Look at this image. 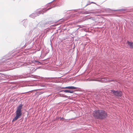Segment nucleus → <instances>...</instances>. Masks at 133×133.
<instances>
[{"label": "nucleus", "mask_w": 133, "mask_h": 133, "mask_svg": "<svg viewBox=\"0 0 133 133\" xmlns=\"http://www.w3.org/2000/svg\"><path fill=\"white\" fill-rule=\"evenodd\" d=\"M55 0H54L53 1H52L51 2H50L49 3H48L46 5L47 6H49V5H50V3L52 2L53 1H54Z\"/></svg>", "instance_id": "obj_20"}, {"label": "nucleus", "mask_w": 133, "mask_h": 133, "mask_svg": "<svg viewBox=\"0 0 133 133\" xmlns=\"http://www.w3.org/2000/svg\"><path fill=\"white\" fill-rule=\"evenodd\" d=\"M34 63L36 64H39V63H41L39 61L36 60H35L34 61Z\"/></svg>", "instance_id": "obj_13"}, {"label": "nucleus", "mask_w": 133, "mask_h": 133, "mask_svg": "<svg viewBox=\"0 0 133 133\" xmlns=\"http://www.w3.org/2000/svg\"><path fill=\"white\" fill-rule=\"evenodd\" d=\"M8 62V59H3L2 60H0V64H2V63H4V62Z\"/></svg>", "instance_id": "obj_9"}, {"label": "nucleus", "mask_w": 133, "mask_h": 133, "mask_svg": "<svg viewBox=\"0 0 133 133\" xmlns=\"http://www.w3.org/2000/svg\"><path fill=\"white\" fill-rule=\"evenodd\" d=\"M23 76H18L17 77V78H16V79H18V78H23Z\"/></svg>", "instance_id": "obj_16"}, {"label": "nucleus", "mask_w": 133, "mask_h": 133, "mask_svg": "<svg viewBox=\"0 0 133 133\" xmlns=\"http://www.w3.org/2000/svg\"><path fill=\"white\" fill-rule=\"evenodd\" d=\"M70 12V10H69V11H67V12H68L67 13H69Z\"/></svg>", "instance_id": "obj_26"}, {"label": "nucleus", "mask_w": 133, "mask_h": 133, "mask_svg": "<svg viewBox=\"0 0 133 133\" xmlns=\"http://www.w3.org/2000/svg\"><path fill=\"white\" fill-rule=\"evenodd\" d=\"M42 87H45V85H43L41 86Z\"/></svg>", "instance_id": "obj_24"}, {"label": "nucleus", "mask_w": 133, "mask_h": 133, "mask_svg": "<svg viewBox=\"0 0 133 133\" xmlns=\"http://www.w3.org/2000/svg\"><path fill=\"white\" fill-rule=\"evenodd\" d=\"M70 90H61L60 92L63 91L66 93H69Z\"/></svg>", "instance_id": "obj_12"}, {"label": "nucleus", "mask_w": 133, "mask_h": 133, "mask_svg": "<svg viewBox=\"0 0 133 133\" xmlns=\"http://www.w3.org/2000/svg\"><path fill=\"white\" fill-rule=\"evenodd\" d=\"M24 66H27V67H28V68H29V66H30V65H29L26 63L24 64Z\"/></svg>", "instance_id": "obj_19"}, {"label": "nucleus", "mask_w": 133, "mask_h": 133, "mask_svg": "<svg viewBox=\"0 0 133 133\" xmlns=\"http://www.w3.org/2000/svg\"><path fill=\"white\" fill-rule=\"evenodd\" d=\"M29 70H30V73H32L35 71L36 69L34 67H31L29 68Z\"/></svg>", "instance_id": "obj_8"}, {"label": "nucleus", "mask_w": 133, "mask_h": 133, "mask_svg": "<svg viewBox=\"0 0 133 133\" xmlns=\"http://www.w3.org/2000/svg\"><path fill=\"white\" fill-rule=\"evenodd\" d=\"M75 91L73 90H70L69 91V93H74V92Z\"/></svg>", "instance_id": "obj_17"}, {"label": "nucleus", "mask_w": 133, "mask_h": 133, "mask_svg": "<svg viewBox=\"0 0 133 133\" xmlns=\"http://www.w3.org/2000/svg\"><path fill=\"white\" fill-rule=\"evenodd\" d=\"M60 118H61V120L62 119L63 120V119H64V118L63 117H62V118L60 117Z\"/></svg>", "instance_id": "obj_25"}, {"label": "nucleus", "mask_w": 133, "mask_h": 133, "mask_svg": "<svg viewBox=\"0 0 133 133\" xmlns=\"http://www.w3.org/2000/svg\"><path fill=\"white\" fill-rule=\"evenodd\" d=\"M23 105L20 104L17 108V109L15 112L16 116L13 119L12 122H13L17 120L22 115V109Z\"/></svg>", "instance_id": "obj_3"}, {"label": "nucleus", "mask_w": 133, "mask_h": 133, "mask_svg": "<svg viewBox=\"0 0 133 133\" xmlns=\"http://www.w3.org/2000/svg\"><path fill=\"white\" fill-rule=\"evenodd\" d=\"M112 94L115 96L118 97H121L122 96V92L121 91L116 90H111Z\"/></svg>", "instance_id": "obj_5"}, {"label": "nucleus", "mask_w": 133, "mask_h": 133, "mask_svg": "<svg viewBox=\"0 0 133 133\" xmlns=\"http://www.w3.org/2000/svg\"><path fill=\"white\" fill-rule=\"evenodd\" d=\"M91 12H90L89 11H85L83 12V13L84 14H88L91 13Z\"/></svg>", "instance_id": "obj_14"}, {"label": "nucleus", "mask_w": 133, "mask_h": 133, "mask_svg": "<svg viewBox=\"0 0 133 133\" xmlns=\"http://www.w3.org/2000/svg\"><path fill=\"white\" fill-rule=\"evenodd\" d=\"M91 3H94L95 4H96V3L95 2H90V1H88V3L85 5V7L89 5H90L91 4Z\"/></svg>", "instance_id": "obj_11"}, {"label": "nucleus", "mask_w": 133, "mask_h": 133, "mask_svg": "<svg viewBox=\"0 0 133 133\" xmlns=\"http://www.w3.org/2000/svg\"><path fill=\"white\" fill-rule=\"evenodd\" d=\"M92 115L96 119H102L107 118V114L104 110L98 109L93 111Z\"/></svg>", "instance_id": "obj_1"}, {"label": "nucleus", "mask_w": 133, "mask_h": 133, "mask_svg": "<svg viewBox=\"0 0 133 133\" xmlns=\"http://www.w3.org/2000/svg\"><path fill=\"white\" fill-rule=\"evenodd\" d=\"M28 23V22L27 21H24L23 25H24L25 26H26V24Z\"/></svg>", "instance_id": "obj_15"}, {"label": "nucleus", "mask_w": 133, "mask_h": 133, "mask_svg": "<svg viewBox=\"0 0 133 133\" xmlns=\"http://www.w3.org/2000/svg\"><path fill=\"white\" fill-rule=\"evenodd\" d=\"M131 48H133V42L128 41L127 43Z\"/></svg>", "instance_id": "obj_7"}, {"label": "nucleus", "mask_w": 133, "mask_h": 133, "mask_svg": "<svg viewBox=\"0 0 133 133\" xmlns=\"http://www.w3.org/2000/svg\"><path fill=\"white\" fill-rule=\"evenodd\" d=\"M62 89H68L72 90L75 89L77 88L74 86H68L64 87H62Z\"/></svg>", "instance_id": "obj_6"}, {"label": "nucleus", "mask_w": 133, "mask_h": 133, "mask_svg": "<svg viewBox=\"0 0 133 133\" xmlns=\"http://www.w3.org/2000/svg\"><path fill=\"white\" fill-rule=\"evenodd\" d=\"M101 82H106L108 80L107 78H102L101 79Z\"/></svg>", "instance_id": "obj_10"}, {"label": "nucleus", "mask_w": 133, "mask_h": 133, "mask_svg": "<svg viewBox=\"0 0 133 133\" xmlns=\"http://www.w3.org/2000/svg\"><path fill=\"white\" fill-rule=\"evenodd\" d=\"M56 6V4H55L53 6H50V7L46 10L38 9L37 10L35 13L32 14L31 15H30L29 16L31 17L34 18L37 16L39 15V14H43L47 10L55 7Z\"/></svg>", "instance_id": "obj_2"}, {"label": "nucleus", "mask_w": 133, "mask_h": 133, "mask_svg": "<svg viewBox=\"0 0 133 133\" xmlns=\"http://www.w3.org/2000/svg\"><path fill=\"white\" fill-rule=\"evenodd\" d=\"M62 96L64 97H67L68 96L66 95H63Z\"/></svg>", "instance_id": "obj_22"}, {"label": "nucleus", "mask_w": 133, "mask_h": 133, "mask_svg": "<svg viewBox=\"0 0 133 133\" xmlns=\"http://www.w3.org/2000/svg\"><path fill=\"white\" fill-rule=\"evenodd\" d=\"M8 64H10V65H14L13 62L10 63V62H9L8 63Z\"/></svg>", "instance_id": "obj_18"}, {"label": "nucleus", "mask_w": 133, "mask_h": 133, "mask_svg": "<svg viewBox=\"0 0 133 133\" xmlns=\"http://www.w3.org/2000/svg\"><path fill=\"white\" fill-rule=\"evenodd\" d=\"M46 78V79H53L54 78L53 77H48V78Z\"/></svg>", "instance_id": "obj_21"}, {"label": "nucleus", "mask_w": 133, "mask_h": 133, "mask_svg": "<svg viewBox=\"0 0 133 133\" xmlns=\"http://www.w3.org/2000/svg\"><path fill=\"white\" fill-rule=\"evenodd\" d=\"M39 34V32L38 29L36 28H34L32 30L30 31L29 33L30 35H38Z\"/></svg>", "instance_id": "obj_4"}, {"label": "nucleus", "mask_w": 133, "mask_h": 133, "mask_svg": "<svg viewBox=\"0 0 133 133\" xmlns=\"http://www.w3.org/2000/svg\"><path fill=\"white\" fill-rule=\"evenodd\" d=\"M119 11H125V10L124 9H120L119 10Z\"/></svg>", "instance_id": "obj_23"}]
</instances>
